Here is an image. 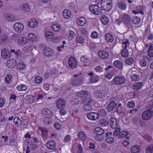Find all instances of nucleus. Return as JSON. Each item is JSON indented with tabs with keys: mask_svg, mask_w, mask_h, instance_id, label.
I'll use <instances>...</instances> for the list:
<instances>
[{
	"mask_svg": "<svg viewBox=\"0 0 153 153\" xmlns=\"http://www.w3.org/2000/svg\"><path fill=\"white\" fill-rule=\"evenodd\" d=\"M21 9L25 11H29L30 9L29 6L26 4H23L21 6Z\"/></svg>",
	"mask_w": 153,
	"mask_h": 153,
	"instance_id": "nucleus-45",
	"label": "nucleus"
},
{
	"mask_svg": "<svg viewBox=\"0 0 153 153\" xmlns=\"http://www.w3.org/2000/svg\"><path fill=\"white\" fill-rule=\"evenodd\" d=\"M12 76L10 74H7L5 77V81L8 84L10 83L12 81Z\"/></svg>",
	"mask_w": 153,
	"mask_h": 153,
	"instance_id": "nucleus-44",
	"label": "nucleus"
},
{
	"mask_svg": "<svg viewBox=\"0 0 153 153\" xmlns=\"http://www.w3.org/2000/svg\"><path fill=\"white\" fill-rule=\"evenodd\" d=\"M45 36L47 40L48 39H50V40H51V39H53L54 38L53 34L50 31L47 32L45 34Z\"/></svg>",
	"mask_w": 153,
	"mask_h": 153,
	"instance_id": "nucleus-41",
	"label": "nucleus"
},
{
	"mask_svg": "<svg viewBox=\"0 0 153 153\" xmlns=\"http://www.w3.org/2000/svg\"><path fill=\"white\" fill-rule=\"evenodd\" d=\"M16 64V60L15 59H10L6 62L7 66L10 68H14Z\"/></svg>",
	"mask_w": 153,
	"mask_h": 153,
	"instance_id": "nucleus-11",
	"label": "nucleus"
},
{
	"mask_svg": "<svg viewBox=\"0 0 153 153\" xmlns=\"http://www.w3.org/2000/svg\"><path fill=\"white\" fill-rule=\"evenodd\" d=\"M140 65L142 67H144L146 66L147 63L146 61L144 59H141L139 63Z\"/></svg>",
	"mask_w": 153,
	"mask_h": 153,
	"instance_id": "nucleus-56",
	"label": "nucleus"
},
{
	"mask_svg": "<svg viewBox=\"0 0 153 153\" xmlns=\"http://www.w3.org/2000/svg\"><path fill=\"white\" fill-rule=\"evenodd\" d=\"M94 70L97 72L99 73L102 72L103 71V68L100 65L95 67L94 68Z\"/></svg>",
	"mask_w": 153,
	"mask_h": 153,
	"instance_id": "nucleus-53",
	"label": "nucleus"
},
{
	"mask_svg": "<svg viewBox=\"0 0 153 153\" xmlns=\"http://www.w3.org/2000/svg\"><path fill=\"white\" fill-rule=\"evenodd\" d=\"M141 20L137 16H134L132 19V22L133 23L137 26L139 27L141 25Z\"/></svg>",
	"mask_w": 153,
	"mask_h": 153,
	"instance_id": "nucleus-22",
	"label": "nucleus"
},
{
	"mask_svg": "<svg viewBox=\"0 0 153 153\" xmlns=\"http://www.w3.org/2000/svg\"><path fill=\"white\" fill-rule=\"evenodd\" d=\"M89 97L87 98V110L88 111L91 110L92 108V106L90 105L91 104L93 100L92 99L91 97L90 96V94H89V96H88Z\"/></svg>",
	"mask_w": 153,
	"mask_h": 153,
	"instance_id": "nucleus-21",
	"label": "nucleus"
},
{
	"mask_svg": "<svg viewBox=\"0 0 153 153\" xmlns=\"http://www.w3.org/2000/svg\"><path fill=\"white\" fill-rule=\"evenodd\" d=\"M117 5L118 7L122 10H124L126 8V4L123 2H119L118 3Z\"/></svg>",
	"mask_w": 153,
	"mask_h": 153,
	"instance_id": "nucleus-38",
	"label": "nucleus"
},
{
	"mask_svg": "<svg viewBox=\"0 0 153 153\" xmlns=\"http://www.w3.org/2000/svg\"><path fill=\"white\" fill-rule=\"evenodd\" d=\"M122 20L126 24H129L131 22L130 18L127 15H125L123 16Z\"/></svg>",
	"mask_w": 153,
	"mask_h": 153,
	"instance_id": "nucleus-29",
	"label": "nucleus"
},
{
	"mask_svg": "<svg viewBox=\"0 0 153 153\" xmlns=\"http://www.w3.org/2000/svg\"><path fill=\"white\" fill-rule=\"evenodd\" d=\"M134 62V59L132 58L127 59L126 60L125 63L128 65H132Z\"/></svg>",
	"mask_w": 153,
	"mask_h": 153,
	"instance_id": "nucleus-54",
	"label": "nucleus"
},
{
	"mask_svg": "<svg viewBox=\"0 0 153 153\" xmlns=\"http://www.w3.org/2000/svg\"><path fill=\"white\" fill-rule=\"evenodd\" d=\"M95 133L99 135H101L104 133V130L100 127H97L95 128Z\"/></svg>",
	"mask_w": 153,
	"mask_h": 153,
	"instance_id": "nucleus-35",
	"label": "nucleus"
},
{
	"mask_svg": "<svg viewBox=\"0 0 153 153\" xmlns=\"http://www.w3.org/2000/svg\"><path fill=\"white\" fill-rule=\"evenodd\" d=\"M46 146L48 149L51 150L54 149L56 146V143L53 140L48 141L46 143Z\"/></svg>",
	"mask_w": 153,
	"mask_h": 153,
	"instance_id": "nucleus-19",
	"label": "nucleus"
},
{
	"mask_svg": "<svg viewBox=\"0 0 153 153\" xmlns=\"http://www.w3.org/2000/svg\"><path fill=\"white\" fill-rule=\"evenodd\" d=\"M150 47L149 48L148 53V56L150 57H153V45L150 44Z\"/></svg>",
	"mask_w": 153,
	"mask_h": 153,
	"instance_id": "nucleus-43",
	"label": "nucleus"
},
{
	"mask_svg": "<svg viewBox=\"0 0 153 153\" xmlns=\"http://www.w3.org/2000/svg\"><path fill=\"white\" fill-rule=\"evenodd\" d=\"M146 153H153V145H149L146 149Z\"/></svg>",
	"mask_w": 153,
	"mask_h": 153,
	"instance_id": "nucleus-50",
	"label": "nucleus"
},
{
	"mask_svg": "<svg viewBox=\"0 0 153 153\" xmlns=\"http://www.w3.org/2000/svg\"><path fill=\"white\" fill-rule=\"evenodd\" d=\"M18 43L20 46H23L27 43V40L25 37H21L19 39Z\"/></svg>",
	"mask_w": 153,
	"mask_h": 153,
	"instance_id": "nucleus-32",
	"label": "nucleus"
},
{
	"mask_svg": "<svg viewBox=\"0 0 153 153\" xmlns=\"http://www.w3.org/2000/svg\"><path fill=\"white\" fill-rule=\"evenodd\" d=\"M114 65L118 69L122 70L123 68V64L120 60H116L113 63Z\"/></svg>",
	"mask_w": 153,
	"mask_h": 153,
	"instance_id": "nucleus-25",
	"label": "nucleus"
},
{
	"mask_svg": "<svg viewBox=\"0 0 153 153\" xmlns=\"http://www.w3.org/2000/svg\"><path fill=\"white\" fill-rule=\"evenodd\" d=\"M77 150L76 153L74 152L73 153H82V148L80 144H78L77 146Z\"/></svg>",
	"mask_w": 153,
	"mask_h": 153,
	"instance_id": "nucleus-63",
	"label": "nucleus"
},
{
	"mask_svg": "<svg viewBox=\"0 0 153 153\" xmlns=\"http://www.w3.org/2000/svg\"><path fill=\"white\" fill-rule=\"evenodd\" d=\"M77 23L79 26H83L86 22V19L83 17H80L78 18L76 21Z\"/></svg>",
	"mask_w": 153,
	"mask_h": 153,
	"instance_id": "nucleus-23",
	"label": "nucleus"
},
{
	"mask_svg": "<svg viewBox=\"0 0 153 153\" xmlns=\"http://www.w3.org/2000/svg\"><path fill=\"white\" fill-rule=\"evenodd\" d=\"M42 78L40 76H38L35 78L34 82L36 83L40 84L42 82Z\"/></svg>",
	"mask_w": 153,
	"mask_h": 153,
	"instance_id": "nucleus-55",
	"label": "nucleus"
},
{
	"mask_svg": "<svg viewBox=\"0 0 153 153\" xmlns=\"http://www.w3.org/2000/svg\"><path fill=\"white\" fill-rule=\"evenodd\" d=\"M83 79L78 75H74L71 79V84L75 86H78L82 84Z\"/></svg>",
	"mask_w": 153,
	"mask_h": 153,
	"instance_id": "nucleus-3",
	"label": "nucleus"
},
{
	"mask_svg": "<svg viewBox=\"0 0 153 153\" xmlns=\"http://www.w3.org/2000/svg\"><path fill=\"white\" fill-rule=\"evenodd\" d=\"M99 123L101 126L102 127H105L108 126V123L106 120L103 119L100 120Z\"/></svg>",
	"mask_w": 153,
	"mask_h": 153,
	"instance_id": "nucleus-40",
	"label": "nucleus"
},
{
	"mask_svg": "<svg viewBox=\"0 0 153 153\" xmlns=\"http://www.w3.org/2000/svg\"><path fill=\"white\" fill-rule=\"evenodd\" d=\"M51 117H45L43 119V122L46 124H49L52 123L51 120L50 119Z\"/></svg>",
	"mask_w": 153,
	"mask_h": 153,
	"instance_id": "nucleus-59",
	"label": "nucleus"
},
{
	"mask_svg": "<svg viewBox=\"0 0 153 153\" xmlns=\"http://www.w3.org/2000/svg\"><path fill=\"white\" fill-rule=\"evenodd\" d=\"M71 103L73 105H76L79 103V100L77 97L73 98L71 100Z\"/></svg>",
	"mask_w": 153,
	"mask_h": 153,
	"instance_id": "nucleus-52",
	"label": "nucleus"
},
{
	"mask_svg": "<svg viewBox=\"0 0 153 153\" xmlns=\"http://www.w3.org/2000/svg\"><path fill=\"white\" fill-rule=\"evenodd\" d=\"M111 127L113 129L117 128V124L116 119L114 117H111L110 119Z\"/></svg>",
	"mask_w": 153,
	"mask_h": 153,
	"instance_id": "nucleus-30",
	"label": "nucleus"
},
{
	"mask_svg": "<svg viewBox=\"0 0 153 153\" xmlns=\"http://www.w3.org/2000/svg\"><path fill=\"white\" fill-rule=\"evenodd\" d=\"M44 54L47 56L50 57L54 55V51L53 49L48 47H45L44 50Z\"/></svg>",
	"mask_w": 153,
	"mask_h": 153,
	"instance_id": "nucleus-12",
	"label": "nucleus"
},
{
	"mask_svg": "<svg viewBox=\"0 0 153 153\" xmlns=\"http://www.w3.org/2000/svg\"><path fill=\"white\" fill-rule=\"evenodd\" d=\"M106 92L104 90H96L94 93V95L96 98L102 99L105 96Z\"/></svg>",
	"mask_w": 153,
	"mask_h": 153,
	"instance_id": "nucleus-7",
	"label": "nucleus"
},
{
	"mask_svg": "<svg viewBox=\"0 0 153 153\" xmlns=\"http://www.w3.org/2000/svg\"><path fill=\"white\" fill-rule=\"evenodd\" d=\"M41 130L43 136H45L47 135L48 131L46 128H41Z\"/></svg>",
	"mask_w": 153,
	"mask_h": 153,
	"instance_id": "nucleus-62",
	"label": "nucleus"
},
{
	"mask_svg": "<svg viewBox=\"0 0 153 153\" xmlns=\"http://www.w3.org/2000/svg\"><path fill=\"white\" fill-rule=\"evenodd\" d=\"M128 134V132L127 131H123L121 132L118 135V137L119 138H123Z\"/></svg>",
	"mask_w": 153,
	"mask_h": 153,
	"instance_id": "nucleus-46",
	"label": "nucleus"
},
{
	"mask_svg": "<svg viewBox=\"0 0 153 153\" xmlns=\"http://www.w3.org/2000/svg\"><path fill=\"white\" fill-rule=\"evenodd\" d=\"M63 17L66 19H69L71 16V11L68 10H65L63 12Z\"/></svg>",
	"mask_w": 153,
	"mask_h": 153,
	"instance_id": "nucleus-31",
	"label": "nucleus"
},
{
	"mask_svg": "<svg viewBox=\"0 0 153 153\" xmlns=\"http://www.w3.org/2000/svg\"><path fill=\"white\" fill-rule=\"evenodd\" d=\"M25 65L23 62H21L17 65V68L20 71L22 70L25 67Z\"/></svg>",
	"mask_w": 153,
	"mask_h": 153,
	"instance_id": "nucleus-42",
	"label": "nucleus"
},
{
	"mask_svg": "<svg viewBox=\"0 0 153 153\" xmlns=\"http://www.w3.org/2000/svg\"><path fill=\"white\" fill-rule=\"evenodd\" d=\"M97 113L90 112L87 114L88 118L92 120H95L99 118V115Z\"/></svg>",
	"mask_w": 153,
	"mask_h": 153,
	"instance_id": "nucleus-13",
	"label": "nucleus"
},
{
	"mask_svg": "<svg viewBox=\"0 0 153 153\" xmlns=\"http://www.w3.org/2000/svg\"><path fill=\"white\" fill-rule=\"evenodd\" d=\"M42 115L46 117H51L53 115V114L51 111L49 109L45 108L42 111Z\"/></svg>",
	"mask_w": 153,
	"mask_h": 153,
	"instance_id": "nucleus-10",
	"label": "nucleus"
},
{
	"mask_svg": "<svg viewBox=\"0 0 153 153\" xmlns=\"http://www.w3.org/2000/svg\"><path fill=\"white\" fill-rule=\"evenodd\" d=\"M86 91H83L80 92V94H79V97L82 98L81 101L82 103H84L86 100Z\"/></svg>",
	"mask_w": 153,
	"mask_h": 153,
	"instance_id": "nucleus-26",
	"label": "nucleus"
},
{
	"mask_svg": "<svg viewBox=\"0 0 153 153\" xmlns=\"http://www.w3.org/2000/svg\"><path fill=\"white\" fill-rule=\"evenodd\" d=\"M143 86V83L142 82H138L133 85L132 88L134 90L137 91L140 90Z\"/></svg>",
	"mask_w": 153,
	"mask_h": 153,
	"instance_id": "nucleus-18",
	"label": "nucleus"
},
{
	"mask_svg": "<svg viewBox=\"0 0 153 153\" xmlns=\"http://www.w3.org/2000/svg\"><path fill=\"white\" fill-rule=\"evenodd\" d=\"M99 80V77L98 76L91 77L89 80L90 83H94L97 82Z\"/></svg>",
	"mask_w": 153,
	"mask_h": 153,
	"instance_id": "nucleus-37",
	"label": "nucleus"
},
{
	"mask_svg": "<svg viewBox=\"0 0 153 153\" xmlns=\"http://www.w3.org/2000/svg\"><path fill=\"white\" fill-rule=\"evenodd\" d=\"M100 20L102 24L104 25H107L109 22L108 17L104 15L102 16Z\"/></svg>",
	"mask_w": 153,
	"mask_h": 153,
	"instance_id": "nucleus-34",
	"label": "nucleus"
},
{
	"mask_svg": "<svg viewBox=\"0 0 153 153\" xmlns=\"http://www.w3.org/2000/svg\"><path fill=\"white\" fill-rule=\"evenodd\" d=\"M114 75L113 72L111 71L110 72L106 74L105 75V77L108 78L109 79H111Z\"/></svg>",
	"mask_w": 153,
	"mask_h": 153,
	"instance_id": "nucleus-60",
	"label": "nucleus"
},
{
	"mask_svg": "<svg viewBox=\"0 0 153 153\" xmlns=\"http://www.w3.org/2000/svg\"><path fill=\"white\" fill-rule=\"evenodd\" d=\"M5 17L7 20L10 21H12L14 19V16L12 15L7 14L5 16Z\"/></svg>",
	"mask_w": 153,
	"mask_h": 153,
	"instance_id": "nucleus-57",
	"label": "nucleus"
},
{
	"mask_svg": "<svg viewBox=\"0 0 153 153\" xmlns=\"http://www.w3.org/2000/svg\"><path fill=\"white\" fill-rule=\"evenodd\" d=\"M96 3L106 11L110 10L112 7V0H97Z\"/></svg>",
	"mask_w": 153,
	"mask_h": 153,
	"instance_id": "nucleus-1",
	"label": "nucleus"
},
{
	"mask_svg": "<svg viewBox=\"0 0 153 153\" xmlns=\"http://www.w3.org/2000/svg\"><path fill=\"white\" fill-rule=\"evenodd\" d=\"M153 111L149 109L144 111L142 115L143 119L147 120L150 119L153 116Z\"/></svg>",
	"mask_w": 153,
	"mask_h": 153,
	"instance_id": "nucleus-6",
	"label": "nucleus"
},
{
	"mask_svg": "<svg viewBox=\"0 0 153 153\" xmlns=\"http://www.w3.org/2000/svg\"><path fill=\"white\" fill-rule=\"evenodd\" d=\"M13 123L16 127H20L21 126V120L18 117H15L13 119Z\"/></svg>",
	"mask_w": 153,
	"mask_h": 153,
	"instance_id": "nucleus-33",
	"label": "nucleus"
},
{
	"mask_svg": "<svg viewBox=\"0 0 153 153\" xmlns=\"http://www.w3.org/2000/svg\"><path fill=\"white\" fill-rule=\"evenodd\" d=\"M121 105V104L119 103L117 108V111L120 113H123L124 110V109Z\"/></svg>",
	"mask_w": 153,
	"mask_h": 153,
	"instance_id": "nucleus-51",
	"label": "nucleus"
},
{
	"mask_svg": "<svg viewBox=\"0 0 153 153\" xmlns=\"http://www.w3.org/2000/svg\"><path fill=\"white\" fill-rule=\"evenodd\" d=\"M78 137L79 139L82 141H85L86 137L85 134L82 131H79L77 134Z\"/></svg>",
	"mask_w": 153,
	"mask_h": 153,
	"instance_id": "nucleus-36",
	"label": "nucleus"
},
{
	"mask_svg": "<svg viewBox=\"0 0 153 153\" xmlns=\"http://www.w3.org/2000/svg\"><path fill=\"white\" fill-rule=\"evenodd\" d=\"M131 78L132 81L136 82L139 80L140 77L138 74L132 73L131 76Z\"/></svg>",
	"mask_w": 153,
	"mask_h": 153,
	"instance_id": "nucleus-39",
	"label": "nucleus"
},
{
	"mask_svg": "<svg viewBox=\"0 0 153 153\" xmlns=\"http://www.w3.org/2000/svg\"><path fill=\"white\" fill-rule=\"evenodd\" d=\"M97 113L99 115V117L100 116H104L106 115V112L104 109L99 110Z\"/></svg>",
	"mask_w": 153,
	"mask_h": 153,
	"instance_id": "nucleus-49",
	"label": "nucleus"
},
{
	"mask_svg": "<svg viewBox=\"0 0 153 153\" xmlns=\"http://www.w3.org/2000/svg\"><path fill=\"white\" fill-rule=\"evenodd\" d=\"M13 28L15 31L20 33L23 31L24 27L22 23L19 22L16 23L14 25Z\"/></svg>",
	"mask_w": 153,
	"mask_h": 153,
	"instance_id": "nucleus-8",
	"label": "nucleus"
},
{
	"mask_svg": "<svg viewBox=\"0 0 153 153\" xmlns=\"http://www.w3.org/2000/svg\"><path fill=\"white\" fill-rule=\"evenodd\" d=\"M123 49L121 51L122 56L123 58L127 57L129 55V52L127 48L129 45V40L127 39H124L123 40L122 43Z\"/></svg>",
	"mask_w": 153,
	"mask_h": 153,
	"instance_id": "nucleus-2",
	"label": "nucleus"
},
{
	"mask_svg": "<svg viewBox=\"0 0 153 153\" xmlns=\"http://www.w3.org/2000/svg\"><path fill=\"white\" fill-rule=\"evenodd\" d=\"M135 104L134 102L133 101H129L128 102L127 104V106L129 108H133L135 106Z\"/></svg>",
	"mask_w": 153,
	"mask_h": 153,
	"instance_id": "nucleus-61",
	"label": "nucleus"
},
{
	"mask_svg": "<svg viewBox=\"0 0 153 153\" xmlns=\"http://www.w3.org/2000/svg\"><path fill=\"white\" fill-rule=\"evenodd\" d=\"M112 81L116 85H120L125 82L126 79L125 76H118L114 77Z\"/></svg>",
	"mask_w": 153,
	"mask_h": 153,
	"instance_id": "nucleus-5",
	"label": "nucleus"
},
{
	"mask_svg": "<svg viewBox=\"0 0 153 153\" xmlns=\"http://www.w3.org/2000/svg\"><path fill=\"white\" fill-rule=\"evenodd\" d=\"M140 151V147L138 145H134L131 149V152L132 153H139Z\"/></svg>",
	"mask_w": 153,
	"mask_h": 153,
	"instance_id": "nucleus-28",
	"label": "nucleus"
},
{
	"mask_svg": "<svg viewBox=\"0 0 153 153\" xmlns=\"http://www.w3.org/2000/svg\"><path fill=\"white\" fill-rule=\"evenodd\" d=\"M91 36L93 39H97L99 37V34L95 31H94L91 33Z\"/></svg>",
	"mask_w": 153,
	"mask_h": 153,
	"instance_id": "nucleus-48",
	"label": "nucleus"
},
{
	"mask_svg": "<svg viewBox=\"0 0 153 153\" xmlns=\"http://www.w3.org/2000/svg\"><path fill=\"white\" fill-rule=\"evenodd\" d=\"M28 26L30 27H35L38 24L37 21L34 19H31L27 22Z\"/></svg>",
	"mask_w": 153,
	"mask_h": 153,
	"instance_id": "nucleus-17",
	"label": "nucleus"
},
{
	"mask_svg": "<svg viewBox=\"0 0 153 153\" xmlns=\"http://www.w3.org/2000/svg\"><path fill=\"white\" fill-rule=\"evenodd\" d=\"M60 27L57 24H53L52 25L51 28L53 30L57 32L59 30Z\"/></svg>",
	"mask_w": 153,
	"mask_h": 153,
	"instance_id": "nucleus-47",
	"label": "nucleus"
},
{
	"mask_svg": "<svg viewBox=\"0 0 153 153\" xmlns=\"http://www.w3.org/2000/svg\"><path fill=\"white\" fill-rule=\"evenodd\" d=\"M68 64L69 66L71 68H75L77 65L76 60L72 57H71L69 59Z\"/></svg>",
	"mask_w": 153,
	"mask_h": 153,
	"instance_id": "nucleus-14",
	"label": "nucleus"
},
{
	"mask_svg": "<svg viewBox=\"0 0 153 153\" xmlns=\"http://www.w3.org/2000/svg\"><path fill=\"white\" fill-rule=\"evenodd\" d=\"M117 107L116 102L112 101L111 102L107 107V109L109 111H111L115 109Z\"/></svg>",
	"mask_w": 153,
	"mask_h": 153,
	"instance_id": "nucleus-16",
	"label": "nucleus"
},
{
	"mask_svg": "<svg viewBox=\"0 0 153 153\" xmlns=\"http://www.w3.org/2000/svg\"><path fill=\"white\" fill-rule=\"evenodd\" d=\"M56 105L59 109L64 108L65 106V102L63 99L60 98L56 102Z\"/></svg>",
	"mask_w": 153,
	"mask_h": 153,
	"instance_id": "nucleus-9",
	"label": "nucleus"
},
{
	"mask_svg": "<svg viewBox=\"0 0 153 153\" xmlns=\"http://www.w3.org/2000/svg\"><path fill=\"white\" fill-rule=\"evenodd\" d=\"M142 7L141 6H138L136 7L134 10L132 11L133 13L135 14H137L138 13H140L141 14H143V12L142 11Z\"/></svg>",
	"mask_w": 153,
	"mask_h": 153,
	"instance_id": "nucleus-20",
	"label": "nucleus"
},
{
	"mask_svg": "<svg viewBox=\"0 0 153 153\" xmlns=\"http://www.w3.org/2000/svg\"><path fill=\"white\" fill-rule=\"evenodd\" d=\"M106 40L108 42H112L114 40V38L113 36L110 33H107L105 36Z\"/></svg>",
	"mask_w": 153,
	"mask_h": 153,
	"instance_id": "nucleus-27",
	"label": "nucleus"
},
{
	"mask_svg": "<svg viewBox=\"0 0 153 153\" xmlns=\"http://www.w3.org/2000/svg\"><path fill=\"white\" fill-rule=\"evenodd\" d=\"M98 53L100 57L103 59H106L108 56V54L106 51L101 50Z\"/></svg>",
	"mask_w": 153,
	"mask_h": 153,
	"instance_id": "nucleus-24",
	"label": "nucleus"
},
{
	"mask_svg": "<svg viewBox=\"0 0 153 153\" xmlns=\"http://www.w3.org/2000/svg\"><path fill=\"white\" fill-rule=\"evenodd\" d=\"M100 5L92 4L89 7V10L90 11L94 14L98 15L100 14L102 11L101 7Z\"/></svg>",
	"mask_w": 153,
	"mask_h": 153,
	"instance_id": "nucleus-4",
	"label": "nucleus"
},
{
	"mask_svg": "<svg viewBox=\"0 0 153 153\" xmlns=\"http://www.w3.org/2000/svg\"><path fill=\"white\" fill-rule=\"evenodd\" d=\"M20 49H17L16 50V53L15 55L16 57L18 58H21L22 56V54L20 52Z\"/></svg>",
	"mask_w": 153,
	"mask_h": 153,
	"instance_id": "nucleus-64",
	"label": "nucleus"
},
{
	"mask_svg": "<svg viewBox=\"0 0 153 153\" xmlns=\"http://www.w3.org/2000/svg\"><path fill=\"white\" fill-rule=\"evenodd\" d=\"M1 55L3 59H8L10 56V52L8 50L4 49L1 51Z\"/></svg>",
	"mask_w": 153,
	"mask_h": 153,
	"instance_id": "nucleus-15",
	"label": "nucleus"
},
{
	"mask_svg": "<svg viewBox=\"0 0 153 153\" xmlns=\"http://www.w3.org/2000/svg\"><path fill=\"white\" fill-rule=\"evenodd\" d=\"M105 141L108 143L111 144L114 142V140L113 137L110 136H108L106 138Z\"/></svg>",
	"mask_w": 153,
	"mask_h": 153,
	"instance_id": "nucleus-58",
	"label": "nucleus"
}]
</instances>
